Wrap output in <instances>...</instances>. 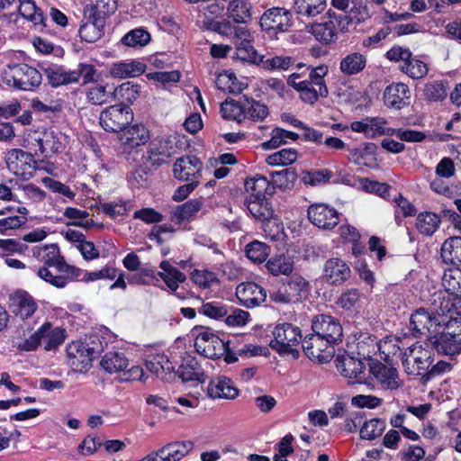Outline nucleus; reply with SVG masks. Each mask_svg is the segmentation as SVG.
I'll return each instance as SVG.
<instances>
[{
	"label": "nucleus",
	"instance_id": "f257e3e1",
	"mask_svg": "<svg viewBox=\"0 0 461 461\" xmlns=\"http://www.w3.org/2000/svg\"><path fill=\"white\" fill-rule=\"evenodd\" d=\"M68 364L78 372H86L92 362L104 351L101 337L93 335L88 341L72 342L67 347Z\"/></svg>",
	"mask_w": 461,
	"mask_h": 461
},
{
	"label": "nucleus",
	"instance_id": "f03ea898",
	"mask_svg": "<svg viewBox=\"0 0 461 461\" xmlns=\"http://www.w3.org/2000/svg\"><path fill=\"white\" fill-rule=\"evenodd\" d=\"M325 17L327 21L307 26V32H311L318 41L324 44L335 42L338 39V31L341 32H348L349 24L353 23V18L350 15L337 14L331 9L326 13Z\"/></svg>",
	"mask_w": 461,
	"mask_h": 461
},
{
	"label": "nucleus",
	"instance_id": "7ed1b4c3",
	"mask_svg": "<svg viewBox=\"0 0 461 461\" xmlns=\"http://www.w3.org/2000/svg\"><path fill=\"white\" fill-rule=\"evenodd\" d=\"M3 82L23 91H33L40 86L42 76L35 68L25 63L8 65L2 72Z\"/></svg>",
	"mask_w": 461,
	"mask_h": 461
},
{
	"label": "nucleus",
	"instance_id": "20e7f679",
	"mask_svg": "<svg viewBox=\"0 0 461 461\" xmlns=\"http://www.w3.org/2000/svg\"><path fill=\"white\" fill-rule=\"evenodd\" d=\"M425 344L426 347L416 342L400 352L402 364L409 375L422 376L433 363L432 349Z\"/></svg>",
	"mask_w": 461,
	"mask_h": 461
},
{
	"label": "nucleus",
	"instance_id": "39448f33",
	"mask_svg": "<svg viewBox=\"0 0 461 461\" xmlns=\"http://www.w3.org/2000/svg\"><path fill=\"white\" fill-rule=\"evenodd\" d=\"M274 339L269 346L279 355H291L294 358L300 356L295 348L303 340L301 330L292 323L284 322L278 324L273 330Z\"/></svg>",
	"mask_w": 461,
	"mask_h": 461
},
{
	"label": "nucleus",
	"instance_id": "423d86ee",
	"mask_svg": "<svg viewBox=\"0 0 461 461\" xmlns=\"http://www.w3.org/2000/svg\"><path fill=\"white\" fill-rule=\"evenodd\" d=\"M182 142L175 135H168L150 142L146 159L153 167L168 164L170 158L181 149Z\"/></svg>",
	"mask_w": 461,
	"mask_h": 461
},
{
	"label": "nucleus",
	"instance_id": "0eeeda50",
	"mask_svg": "<svg viewBox=\"0 0 461 461\" xmlns=\"http://www.w3.org/2000/svg\"><path fill=\"white\" fill-rule=\"evenodd\" d=\"M100 125L108 132H121L133 121L132 110L127 104H114L100 113Z\"/></svg>",
	"mask_w": 461,
	"mask_h": 461
},
{
	"label": "nucleus",
	"instance_id": "6e6552de",
	"mask_svg": "<svg viewBox=\"0 0 461 461\" xmlns=\"http://www.w3.org/2000/svg\"><path fill=\"white\" fill-rule=\"evenodd\" d=\"M5 161L9 171L23 180H28L33 176L38 168L37 161L33 155L21 149H13L9 150L5 157Z\"/></svg>",
	"mask_w": 461,
	"mask_h": 461
},
{
	"label": "nucleus",
	"instance_id": "1a4fd4ad",
	"mask_svg": "<svg viewBox=\"0 0 461 461\" xmlns=\"http://www.w3.org/2000/svg\"><path fill=\"white\" fill-rule=\"evenodd\" d=\"M259 24L268 34L285 32L292 26V13L283 7H272L264 12Z\"/></svg>",
	"mask_w": 461,
	"mask_h": 461
},
{
	"label": "nucleus",
	"instance_id": "9d476101",
	"mask_svg": "<svg viewBox=\"0 0 461 461\" xmlns=\"http://www.w3.org/2000/svg\"><path fill=\"white\" fill-rule=\"evenodd\" d=\"M194 347L196 351L208 358H220L226 352V342L221 339L209 328L200 327Z\"/></svg>",
	"mask_w": 461,
	"mask_h": 461
},
{
	"label": "nucleus",
	"instance_id": "9b49d317",
	"mask_svg": "<svg viewBox=\"0 0 461 461\" xmlns=\"http://www.w3.org/2000/svg\"><path fill=\"white\" fill-rule=\"evenodd\" d=\"M302 348L304 354L319 363H327L334 356V345L315 332L304 337L302 340Z\"/></svg>",
	"mask_w": 461,
	"mask_h": 461
},
{
	"label": "nucleus",
	"instance_id": "f8f14e48",
	"mask_svg": "<svg viewBox=\"0 0 461 461\" xmlns=\"http://www.w3.org/2000/svg\"><path fill=\"white\" fill-rule=\"evenodd\" d=\"M312 329L313 332L334 346L342 341V326L339 320L330 315L319 314L315 316L312 321Z\"/></svg>",
	"mask_w": 461,
	"mask_h": 461
},
{
	"label": "nucleus",
	"instance_id": "ddd939ff",
	"mask_svg": "<svg viewBox=\"0 0 461 461\" xmlns=\"http://www.w3.org/2000/svg\"><path fill=\"white\" fill-rule=\"evenodd\" d=\"M307 212L309 221L320 229L331 230L339 222L337 210L326 203L312 204Z\"/></svg>",
	"mask_w": 461,
	"mask_h": 461
},
{
	"label": "nucleus",
	"instance_id": "4468645a",
	"mask_svg": "<svg viewBox=\"0 0 461 461\" xmlns=\"http://www.w3.org/2000/svg\"><path fill=\"white\" fill-rule=\"evenodd\" d=\"M336 367L339 372L352 381V383H362L364 376L362 375L365 369V363L358 357H355L348 352L339 354L335 359Z\"/></svg>",
	"mask_w": 461,
	"mask_h": 461
},
{
	"label": "nucleus",
	"instance_id": "2eb2a0df",
	"mask_svg": "<svg viewBox=\"0 0 461 461\" xmlns=\"http://www.w3.org/2000/svg\"><path fill=\"white\" fill-rule=\"evenodd\" d=\"M106 18L95 14L91 10L84 11L82 24L78 32L80 38L86 42H96L104 34Z\"/></svg>",
	"mask_w": 461,
	"mask_h": 461
},
{
	"label": "nucleus",
	"instance_id": "dca6fc26",
	"mask_svg": "<svg viewBox=\"0 0 461 461\" xmlns=\"http://www.w3.org/2000/svg\"><path fill=\"white\" fill-rule=\"evenodd\" d=\"M203 168L202 161L194 155L178 158L173 166L174 176L181 181H192L200 176Z\"/></svg>",
	"mask_w": 461,
	"mask_h": 461
},
{
	"label": "nucleus",
	"instance_id": "f3484780",
	"mask_svg": "<svg viewBox=\"0 0 461 461\" xmlns=\"http://www.w3.org/2000/svg\"><path fill=\"white\" fill-rule=\"evenodd\" d=\"M287 84L299 93L300 99L303 103L314 104L321 97L319 86L306 80L304 71L291 74L288 77Z\"/></svg>",
	"mask_w": 461,
	"mask_h": 461
},
{
	"label": "nucleus",
	"instance_id": "a211bd4d",
	"mask_svg": "<svg viewBox=\"0 0 461 461\" xmlns=\"http://www.w3.org/2000/svg\"><path fill=\"white\" fill-rule=\"evenodd\" d=\"M9 308L15 316L26 320L33 315L38 305L28 292L19 290L9 296Z\"/></svg>",
	"mask_w": 461,
	"mask_h": 461
},
{
	"label": "nucleus",
	"instance_id": "6ab92c4d",
	"mask_svg": "<svg viewBox=\"0 0 461 461\" xmlns=\"http://www.w3.org/2000/svg\"><path fill=\"white\" fill-rule=\"evenodd\" d=\"M369 372L385 389L394 390L400 387L396 368L387 366L378 360L368 359Z\"/></svg>",
	"mask_w": 461,
	"mask_h": 461
},
{
	"label": "nucleus",
	"instance_id": "aec40b11",
	"mask_svg": "<svg viewBox=\"0 0 461 461\" xmlns=\"http://www.w3.org/2000/svg\"><path fill=\"white\" fill-rule=\"evenodd\" d=\"M236 294L241 303L248 308L258 306L267 298L266 290L254 282L239 285L236 288Z\"/></svg>",
	"mask_w": 461,
	"mask_h": 461
},
{
	"label": "nucleus",
	"instance_id": "412c9836",
	"mask_svg": "<svg viewBox=\"0 0 461 461\" xmlns=\"http://www.w3.org/2000/svg\"><path fill=\"white\" fill-rule=\"evenodd\" d=\"M432 325H440L438 318L424 308L417 309L410 317V330L413 337L427 335Z\"/></svg>",
	"mask_w": 461,
	"mask_h": 461
},
{
	"label": "nucleus",
	"instance_id": "4be33fe9",
	"mask_svg": "<svg viewBox=\"0 0 461 461\" xmlns=\"http://www.w3.org/2000/svg\"><path fill=\"white\" fill-rule=\"evenodd\" d=\"M351 275L348 265L339 258L328 259L324 264L323 276L330 285H339L346 282Z\"/></svg>",
	"mask_w": 461,
	"mask_h": 461
},
{
	"label": "nucleus",
	"instance_id": "5701e85b",
	"mask_svg": "<svg viewBox=\"0 0 461 461\" xmlns=\"http://www.w3.org/2000/svg\"><path fill=\"white\" fill-rule=\"evenodd\" d=\"M207 394L212 399L233 400L239 395V389L229 377L218 375L210 380Z\"/></svg>",
	"mask_w": 461,
	"mask_h": 461
},
{
	"label": "nucleus",
	"instance_id": "b1692460",
	"mask_svg": "<svg viewBox=\"0 0 461 461\" xmlns=\"http://www.w3.org/2000/svg\"><path fill=\"white\" fill-rule=\"evenodd\" d=\"M410 89L403 83H393L384 92V101L387 107L400 110L410 104Z\"/></svg>",
	"mask_w": 461,
	"mask_h": 461
},
{
	"label": "nucleus",
	"instance_id": "393cba45",
	"mask_svg": "<svg viewBox=\"0 0 461 461\" xmlns=\"http://www.w3.org/2000/svg\"><path fill=\"white\" fill-rule=\"evenodd\" d=\"M119 140L123 145L135 148L149 141V131L143 124H130L120 132Z\"/></svg>",
	"mask_w": 461,
	"mask_h": 461
},
{
	"label": "nucleus",
	"instance_id": "a878e982",
	"mask_svg": "<svg viewBox=\"0 0 461 461\" xmlns=\"http://www.w3.org/2000/svg\"><path fill=\"white\" fill-rule=\"evenodd\" d=\"M33 255L44 263V267H55L58 272L62 270V267H65V258L60 255L59 248L57 244L35 248Z\"/></svg>",
	"mask_w": 461,
	"mask_h": 461
},
{
	"label": "nucleus",
	"instance_id": "bb28decb",
	"mask_svg": "<svg viewBox=\"0 0 461 461\" xmlns=\"http://www.w3.org/2000/svg\"><path fill=\"white\" fill-rule=\"evenodd\" d=\"M429 344L441 354L455 356L461 352V341L442 331L428 338Z\"/></svg>",
	"mask_w": 461,
	"mask_h": 461
},
{
	"label": "nucleus",
	"instance_id": "cd10ccee",
	"mask_svg": "<svg viewBox=\"0 0 461 461\" xmlns=\"http://www.w3.org/2000/svg\"><path fill=\"white\" fill-rule=\"evenodd\" d=\"M283 285L293 303L305 300L310 294V284L301 276H291L287 283L283 284Z\"/></svg>",
	"mask_w": 461,
	"mask_h": 461
},
{
	"label": "nucleus",
	"instance_id": "c85d7f7f",
	"mask_svg": "<svg viewBox=\"0 0 461 461\" xmlns=\"http://www.w3.org/2000/svg\"><path fill=\"white\" fill-rule=\"evenodd\" d=\"M244 203L250 214L262 223L275 216L272 204L266 197L259 199L247 197Z\"/></svg>",
	"mask_w": 461,
	"mask_h": 461
},
{
	"label": "nucleus",
	"instance_id": "c756f323",
	"mask_svg": "<svg viewBox=\"0 0 461 461\" xmlns=\"http://www.w3.org/2000/svg\"><path fill=\"white\" fill-rule=\"evenodd\" d=\"M441 258L444 262L453 265L455 267L461 266V237H450L447 239L441 247Z\"/></svg>",
	"mask_w": 461,
	"mask_h": 461
},
{
	"label": "nucleus",
	"instance_id": "7c9ffc66",
	"mask_svg": "<svg viewBox=\"0 0 461 461\" xmlns=\"http://www.w3.org/2000/svg\"><path fill=\"white\" fill-rule=\"evenodd\" d=\"M42 69L49 84L53 87L77 82L79 79V74H77L75 71L65 72L59 67H47Z\"/></svg>",
	"mask_w": 461,
	"mask_h": 461
},
{
	"label": "nucleus",
	"instance_id": "2f4dec72",
	"mask_svg": "<svg viewBox=\"0 0 461 461\" xmlns=\"http://www.w3.org/2000/svg\"><path fill=\"white\" fill-rule=\"evenodd\" d=\"M366 66V58L359 53L348 54L340 60V72L347 77H351L362 72Z\"/></svg>",
	"mask_w": 461,
	"mask_h": 461
},
{
	"label": "nucleus",
	"instance_id": "473e14b6",
	"mask_svg": "<svg viewBox=\"0 0 461 461\" xmlns=\"http://www.w3.org/2000/svg\"><path fill=\"white\" fill-rule=\"evenodd\" d=\"M202 205L203 202L200 199H191L175 208L172 212L171 221L177 224L189 221L201 210Z\"/></svg>",
	"mask_w": 461,
	"mask_h": 461
},
{
	"label": "nucleus",
	"instance_id": "72a5a7b5",
	"mask_svg": "<svg viewBox=\"0 0 461 461\" xmlns=\"http://www.w3.org/2000/svg\"><path fill=\"white\" fill-rule=\"evenodd\" d=\"M245 188L247 192H250L249 197L259 199L266 197L267 194L274 193V186L270 181L264 176L257 175L255 177L246 180Z\"/></svg>",
	"mask_w": 461,
	"mask_h": 461
},
{
	"label": "nucleus",
	"instance_id": "f704fd0d",
	"mask_svg": "<svg viewBox=\"0 0 461 461\" xmlns=\"http://www.w3.org/2000/svg\"><path fill=\"white\" fill-rule=\"evenodd\" d=\"M193 447L192 441H176L159 448V453L164 454L167 461H179L193 449Z\"/></svg>",
	"mask_w": 461,
	"mask_h": 461
},
{
	"label": "nucleus",
	"instance_id": "c9c22d12",
	"mask_svg": "<svg viewBox=\"0 0 461 461\" xmlns=\"http://www.w3.org/2000/svg\"><path fill=\"white\" fill-rule=\"evenodd\" d=\"M440 216L431 212H422L416 219V228L420 234L432 236L439 228Z\"/></svg>",
	"mask_w": 461,
	"mask_h": 461
},
{
	"label": "nucleus",
	"instance_id": "e433bc0d",
	"mask_svg": "<svg viewBox=\"0 0 461 461\" xmlns=\"http://www.w3.org/2000/svg\"><path fill=\"white\" fill-rule=\"evenodd\" d=\"M128 365V358L117 351L107 352L100 361V366L109 374L124 371Z\"/></svg>",
	"mask_w": 461,
	"mask_h": 461
},
{
	"label": "nucleus",
	"instance_id": "4c0bfd02",
	"mask_svg": "<svg viewBox=\"0 0 461 461\" xmlns=\"http://www.w3.org/2000/svg\"><path fill=\"white\" fill-rule=\"evenodd\" d=\"M326 0H294V11L298 15L312 18L326 8Z\"/></svg>",
	"mask_w": 461,
	"mask_h": 461
},
{
	"label": "nucleus",
	"instance_id": "58836bf2",
	"mask_svg": "<svg viewBox=\"0 0 461 461\" xmlns=\"http://www.w3.org/2000/svg\"><path fill=\"white\" fill-rule=\"evenodd\" d=\"M140 90L138 84L127 81L113 89L112 95L122 104H131L140 96Z\"/></svg>",
	"mask_w": 461,
	"mask_h": 461
},
{
	"label": "nucleus",
	"instance_id": "ea45409f",
	"mask_svg": "<svg viewBox=\"0 0 461 461\" xmlns=\"http://www.w3.org/2000/svg\"><path fill=\"white\" fill-rule=\"evenodd\" d=\"M308 73H305V77L308 82H311L316 86H319L321 97L325 98L329 95V89L325 82V76L328 74L329 68L326 65H320L318 67L308 66L306 68Z\"/></svg>",
	"mask_w": 461,
	"mask_h": 461
},
{
	"label": "nucleus",
	"instance_id": "a19ab883",
	"mask_svg": "<svg viewBox=\"0 0 461 461\" xmlns=\"http://www.w3.org/2000/svg\"><path fill=\"white\" fill-rule=\"evenodd\" d=\"M242 97L245 100L244 119L249 118L254 122H262L268 116V107L265 104L246 95Z\"/></svg>",
	"mask_w": 461,
	"mask_h": 461
},
{
	"label": "nucleus",
	"instance_id": "79ce46f5",
	"mask_svg": "<svg viewBox=\"0 0 461 461\" xmlns=\"http://www.w3.org/2000/svg\"><path fill=\"white\" fill-rule=\"evenodd\" d=\"M266 267L273 276H288L294 270V261L287 256L280 255L271 258L267 262Z\"/></svg>",
	"mask_w": 461,
	"mask_h": 461
},
{
	"label": "nucleus",
	"instance_id": "37998d69",
	"mask_svg": "<svg viewBox=\"0 0 461 461\" xmlns=\"http://www.w3.org/2000/svg\"><path fill=\"white\" fill-rule=\"evenodd\" d=\"M20 5L18 8L21 16L31 21L34 25L43 24L45 16L42 11L35 5L32 0H18Z\"/></svg>",
	"mask_w": 461,
	"mask_h": 461
},
{
	"label": "nucleus",
	"instance_id": "c03bdc74",
	"mask_svg": "<svg viewBox=\"0 0 461 461\" xmlns=\"http://www.w3.org/2000/svg\"><path fill=\"white\" fill-rule=\"evenodd\" d=\"M178 376L183 382L197 381L203 384L206 380V375L201 370L197 361L191 360L189 363L181 365L177 370Z\"/></svg>",
	"mask_w": 461,
	"mask_h": 461
},
{
	"label": "nucleus",
	"instance_id": "a18cd8bd",
	"mask_svg": "<svg viewBox=\"0 0 461 461\" xmlns=\"http://www.w3.org/2000/svg\"><path fill=\"white\" fill-rule=\"evenodd\" d=\"M250 10V4L242 0L230 2L227 8L229 18H231L236 23H246L247 19L251 16Z\"/></svg>",
	"mask_w": 461,
	"mask_h": 461
},
{
	"label": "nucleus",
	"instance_id": "49530a36",
	"mask_svg": "<svg viewBox=\"0 0 461 461\" xmlns=\"http://www.w3.org/2000/svg\"><path fill=\"white\" fill-rule=\"evenodd\" d=\"M221 113L224 119L240 123L244 120V103L227 98L221 104Z\"/></svg>",
	"mask_w": 461,
	"mask_h": 461
},
{
	"label": "nucleus",
	"instance_id": "de8ad7c7",
	"mask_svg": "<svg viewBox=\"0 0 461 461\" xmlns=\"http://www.w3.org/2000/svg\"><path fill=\"white\" fill-rule=\"evenodd\" d=\"M422 97L429 102H439L447 97V86L443 81L435 80L424 85Z\"/></svg>",
	"mask_w": 461,
	"mask_h": 461
},
{
	"label": "nucleus",
	"instance_id": "09e8293b",
	"mask_svg": "<svg viewBox=\"0 0 461 461\" xmlns=\"http://www.w3.org/2000/svg\"><path fill=\"white\" fill-rule=\"evenodd\" d=\"M385 429V421L382 419L374 418L365 420L360 428L359 434L362 439L373 440L380 437Z\"/></svg>",
	"mask_w": 461,
	"mask_h": 461
},
{
	"label": "nucleus",
	"instance_id": "8fccbe9b",
	"mask_svg": "<svg viewBox=\"0 0 461 461\" xmlns=\"http://www.w3.org/2000/svg\"><path fill=\"white\" fill-rule=\"evenodd\" d=\"M235 55L234 58L244 62H249L259 66L262 62V55H259L251 41L245 43H237L235 45Z\"/></svg>",
	"mask_w": 461,
	"mask_h": 461
},
{
	"label": "nucleus",
	"instance_id": "3c124183",
	"mask_svg": "<svg viewBox=\"0 0 461 461\" xmlns=\"http://www.w3.org/2000/svg\"><path fill=\"white\" fill-rule=\"evenodd\" d=\"M51 325L50 322L42 324L33 334L23 342L18 343L16 348L20 351H34L40 346L41 339L45 338Z\"/></svg>",
	"mask_w": 461,
	"mask_h": 461
},
{
	"label": "nucleus",
	"instance_id": "603ef678",
	"mask_svg": "<svg viewBox=\"0 0 461 461\" xmlns=\"http://www.w3.org/2000/svg\"><path fill=\"white\" fill-rule=\"evenodd\" d=\"M272 186L280 189H290L297 178V175L293 168H285L281 171L270 173Z\"/></svg>",
	"mask_w": 461,
	"mask_h": 461
},
{
	"label": "nucleus",
	"instance_id": "864d4df0",
	"mask_svg": "<svg viewBox=\"0 0 461 461\" xmlns=\"http://www.w3.org/2000/svg\"><path fill=\"white\" fill-rule=\"evenodd\" d=\"M92 11L96 15L107 18L117 10L116 0H89L84 11Z\"/></svg>",
	"mask_w": 461,
	"mask_h": 461
},
{
	"label": "nucleus",
	"instance_id": "5fc2aeb1",
	"mask_svg": "<svg viewBox=\"0 0 461 461\" xmlns=\"http://www.w3.org/2000/svg\"><path fill=\"white\" fill-rule=\"evenodd\" d=\"M401 69L414 79L424 77L428 74L429 70L427 65L423 61L412 58V55L402 65Z\"/></svg>",
	"mask_w": 461,
	"mask_h": 461
},
{
	"label": "nucleus",
	"instance_id": "6e6d98bb",
	"mask_svg": "<svg viewBox=\"0 0 461 461\" xmlns=\"http://www.w3.org/2000/svg\"><path fill=\"white\" fill-rule=\"evenodd\" d=\"M297 151L294 149H283L269 155L266 161L270 166H286L295 162Z\"/></svg>",
	"mask_w": 461,
	"mask_h": 461
},
{
	"label": "nucleus",
	"instance_id": "4d7b16f0",
	"mask_svg": "<svg viewBox=\"0 0 461 461\" xmlns=\"http://www.w3.org/2000/svg\"><path fill=\"white\" fill-rule=\"evenodd\" d=\"M270 248L266 243L254 240L246 246V255L253 262L261 263L269 255Z\"/></svg>",
	"mask_w": 461,
	"mask_h": 461
},
{
	"label": "nucleus",
	"instance_id": "13d9d810",
	"mask_svg": "<svg viewBox=\"0 0 461 461\" xmlns=\"http://www.w3.org/2000/svg\"><path fill=\"white\" fill-rule=\"evenodd\" d=\"M446 290L451 294H461V267H457L445 273L442 278Z\"/></svg>",
	"mask_w": 461,
	"mask_h": 461
},
{
	"label": "nucleus",
	"instance_id": "bf43d9fd",
	"mask_svg": "<svg viewBox=\"0 0 461 461\" xmlns=\"http://www.w3.org/2000/svg\"><path fill=\"white\" fill-rule=\"evenodd\" d=\"M149 32L142 28L134 29L129 32L122 39V42L123 44L131 47H142L147 45L149 42Z\"/></svg>",
	"mask_w": 461,
	"mask_h": 461
},
{
	"label": "nucleus",
	"instance_id": "052dcab7",
	"mask_svg": "<svg viewBox=\"0 0 461 461\" xmlns=\"http://www.w3.org/2000/svg\"><path fill=\"white\" fill-rule=\"evenodd\" d=\"M333 174L329 169H319L303 172L302 181L312 186L330 182Z\"/></svg>",
	"mask_w": 461,
	"mask_h": 461
},
{
	"label": "nucleus",
	"instance_id": "680f3d73",
	"mask_svg": "<svg viewBox=\"0 0 461 461\" xmlns=\"http://www.w3.org/2000/svg\"><path fill=\"white\" fill-rule=\"evenodd\" d=\"M294 65V59L288 56H276L269 59H265L262 55V62L260 65L264 69L267 70H287Z\"/></svg>",
	"mask_w": 461,
	"mask_h": 461
},
{
	"label": "nucleus",
	"instance_id": "e2e57ef3",
	"mask_svg": "<svg viewBox=\"0 0 461 461\" xmlns=\"http://www.w3.org/2000/svg\"><path fill=\"white\" fill-rule=\"evenodd\" d=\"M106 88L107 86L103 85H95L89 87L86 93L88 102L95 105H101L108 102L109 98L113 96V91Z\"/></svg>",
	"mask_w": 461,
	"mask_h": 461
},
{
	"label": "nucleus",
	"instance_id": "0e129e2a",
	"mask_svg": "<svg viewBox=\"0 0 461 461\" xmlns=\"http://www.w3.org/2000/svg\"><path fill=\"white\" fill-rule=\"evenodd\" d=\"M452 369V365L447 361L440 360L435 365H432L427 369L422 376L420 377L421 383L424 384L432 378L441 375L445 373L449 372Z\"/></svg>",
	"mask_w": 461,
	"mask_h": 461
},
{
	"label": "nucleus",
	"instance_id": "69168bd1",
	"mask_svg": "<svg viewBox=\"0 0 461 461\" xmlns=\"http://www.w3.org/2000/svg\"><path fill=\"white\" fill-rule=\"evenodd\" d=\"M199 312L212 319H220L228 314V309L225 305L218 302L206 303L199 309Z\"/></svg>",
	"mask_w": 461,
	"mask_h": 461
},
{
	"label": "nucleus",
	"instance_id": "338daca9",
	"mask_svg": "<svg viewBox=\"0 0 461 461\" xmlns=\"http://www.w3.org/2000/svg\"><path fill=\"white\" fill-rule=\"evenodd\" d=\"M358 181L367 193L379 194L382 197L389 194L390 186L387 184L373 181L366 177L359 178Z\"/></svg>",
	"mask_w": 461,
	"mask_h": 461
},
{
	"label": "nucleus",
	"instance_id": "774afa93",
	"mask_svg": "<svg viewBox=\"0 0 461 461\" xmlns=\"http://www.w3.org/2000/svg\"><path fill=\"white\" fill-rule=\"evenodd\" d=\"M262 228L266 235L272 240H279L284 237V228L274 216L273 219L267 220L263 222Z\"/></svg>",
	"mask_w": 461,
	"mask_h": 461
}]
</instances>
